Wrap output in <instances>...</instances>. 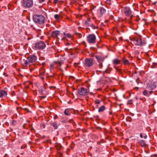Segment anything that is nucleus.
<instances>
[{
	"label": "nucleus",
	"mask_w": 157,
	"mask_h": 157,
	"mask_svg": "<svg viewBox=\"0 0 157 157\" xmlns=\"http://www.w3.org/2000/svg\"><path fill=\"white\" fill-rule=\"evenodd\" d=\"M62 61L64 60V59L63 57H62Z\"/></svg>",
	"instance_id": "obj_33"
},
{
	"label": "nucleus",
	"mask_w": 157,
	"mask_h": 157,
	"mask_svg": "<svg viewBox=\"0 0 157 157\" xmlns=\"http://www.w3.org/2000/svg\"><path fill=\"white\" fill-rule=\"evenodd\" d=\"M46 46V45L44 42L42 41H40L35 43V47L38 49L42 50Z\"/></svg>",
	"instance_id": "obj_6"
},
{
	"label": "nucleus",
	"mask_w": 157,
	"mask_h": 157,
	"mask_svg": "<svg viewBox=\"0 0 157 157\" xmlns=\"http://www.w3.org/2000/svg\"><path fill=\"white\" fill-rule=\"evenodd\" d=\"M43 128H44V127H45V125H43Z\"/></svg>",
	"instance_id": "obj_32"
},
{
	"label": "nucleus",
	"mask_w": 157,
	"mask_h": 157,
	"mask_svg": "<svg viewBox=\"0 0 157 157\" xmlns=\"http://www.w3.org/2000/svg\"><path fill=\"white\" fill-rule=\"evenodd\" d=\"M95 102L96 104L98 105L100 103L101 101L98 99H96L95 100Z\"/></svg>",
	"instance_id": "obj_24"
},
{
	"label": "nucleus",
	"mask_w": 157,
	"mask_h": 157,
	"mask_svg": "<svg viewBox=\"0 0 157 157\" xmlns=\"http://www.w3.org/2000/svg\"><path fill=\"white\" fill-rule=\"evenodd\" d=\"M85 25L86 26H92V24L90 19H88L85 22Z\"/></svg>",
	"instance_id": "obj_14"
},
{
	"label": "nucleus",
	"mask_w": 157,
	"mask_h": 157,
	"mask_svg": "<svg viewBox=\"0 0 157 157\" xmlns=\"http://www.w3.org/2000/svg\"><path fill=\"white\" fill-rule=\"evenodd\" d=\"M44 17L42 15H35L33 17L34 21L39 24H43L44 22Z\"/></svg>",
	"instance_id": "obj_2"
},
{
	"label": "nucleus",
	"mask_w": 157,
	"mask_h": 157,
	"mask_svg": "<svg viewBox=\"0 0 157 157\" xmlns=\"http://www.w3.org/2000/svg\"><path fill=\"white\" fill-rule=\"evenodd\" d=\"M100 11L101 14L102 15L105 12V10L103 8H101L100 9Z\"/></svg>",
	"instance_id": "obj_20"
},
{
	"label": "nucleus",
	"mask_w": 157,
	"mask_h": 157,
	"mask_svg": "<svg viewBox=\"0 0 157 157\" xmlns=\"http://www.w3.org/2000/svg\"><path fill=\"white\" fill-rule=\"evenodd\" d=\"M7 95L6 92L4 90H0V97L3 98L5 97Z\"/></svg>",
	"instance_id": "obj_13"
},
{
	"label": "nucleus",
	"mask_w": 157,
	"mask_h": 157,
	"mask_svg": "<svg viewBox=\"0 0 157 157\" xmlns=\"http://www.w3.org/2000/svg\"><path fill=\"white\" fill-rule=\"evenodd\" d=\"M140 136L141 138H143V136L141 133L140 134Z\"/></svg>",
	"instance_id": "obj_30"
},
{
	"label": "nucleus",
	"mask_w": 157,
	"mask_h": 157,
	"mask_svg": "<svg viewBox=\"0 0 157 157\" xmlns=\"http://www.w3.org/2000/svg\"><path fill=\"white\" fill-rule=\"evenodd\" d=\"M94 64L93 59L92 58H86L84 61L85 66L87 67H90Z\"/></svg>",
	"instance_id": "obj_7"
},
{
	"label": "nucleus",
	"mask_w": 157,
	"mask_h": 157,
	"mask_svg": "<svg viewBox=\"0 0 157 157\" xmlns=\"http://www.w3.org/2000/svg\"><path fill=\"white\" fill-rule=\"evenodd\" d=\"M105 72H106L107 73V70H105Z\"/></svg>",
	"instance_id": "obj_34"
},
{
	"label": "nucleus",
	"mask_w": 157,
	"mask_h": 157,
	"mask_svg": "<svg viewBox=\"0 0 157 157\" xmlns=\"http://www.w3.org/2000/svg\"><path fill=\"white\" fill-rule=\"evenodd\" d=\"M63 34L65 36H67L68 38H70L71 36V34L69 33H67L66 35L64 33H63Z\"/></svg>",
	"instance_id": "obj_23"
},
{
	"label": "nucleus",
	"mask_w": 157,
	"mask_h": 157,
	"mask_svg": "<svg viewBox=\"0 0 157 157\" xmlns=\"http://www.w3.org/2000/svg\"><path fill=\"white\" fill-rule=\"evenodd\" d=\"M147 87L148 90H152L156 88V85L154 82H149L147 84Z\"/></svg>",
	"instance_id": "obj_9"
},
{
	"label": "nucleus",
	"mask_w": 157,
	"mask_h": 157,
	"mask_svg": "<svg viewBox=\"0 0 157 157\" xmlns=\"http://www.w3.org/2000/svg\"><path fill=\"white\" fill-rule=\"evenodd\" d=\"M78 94L81 95H86L88 93L87 90L83 87H82L78 90Z\"/></svg>",
	"instance_id": "obj_8"
},
{
	"label": "nucleus",
	"mask_w": 157,
	"mask_h": 157,
	"mask_svg": "<svg viewBox=\"0 0 157 157\" xmlns=\"http://www.w3.org/2000/svg\"><path fill=\"white\" fill-rule=\"evenodd\" d=\"M124 12L125 15L127 16H130L132 13V11L130 8L127 7H124Z\"/></svg>",
	"instance_id": "obj_10"
},
{
	"label": "nucleus",
	"mask_w": 157,
	"mask_h": 157,
	"mask_svg": "<svg viewBox=\"0 0 157 157\" xmlns=\"http://www.w3.org/2000/svg\"><path fill=\"white\" fill-rule=\"evenodd\" d=\"M87 40L89 43L94 44L96 42V37L94 34H90L87 36Z\"/></svg>",
	"instance_id": "obj_5"
},
{
	"label": "nucleus",
	"mask_w": 157,
	"mask_h": 157,
	"mask_svg": "<svg viewBox=\"0 0 157 157\" xmlns=\"http://www.w3.org/2000/svg\"><path fill=\"white\" fill-rule=\"evenodd\" d=\"M105 109V107L104 106H102L99 108L98 111L100 112H102Z\"/></svg>",
	"instance_id": "obj_18"
},
{
	"label": "nucleus",
	"mask_w": 157,
	"mask_h": 157,
	"mask_svg": "<svg viewBox=\"0 0 157 157\" xmlns=\"http://www.w3.org/2000/svg\"><path fill=\"white\" fill-rule=\"evenodd\" d=\"M147 136L146 135H145V136H144V138L145 139H146L147 138Z\"/></svg>",
	"instance_id": "obj_31"
},
{
	"label": "nucleus",
	"mask_w": 157,
	"mask_h": 157,
	"mask_svg": "<svg viewBox=\"0 0 157 157\" xmlns=\"http://www.w3.org/2000/svg\"><path fill=\"white\" fill-rule=\"evenodd\" d=\"M113 62L114 64H118L119 63V61L117 59H114L113 61Z\"/></svg>",
	"instance_id": "obj_21"
},
{
	"label": "nucleus",
	"mask_w": 157,
	"mask_h": 157,
	"mask_svg": "<svg viewBox=\"0 0 157 157\" xmlns=\"http://www.w3.org/2000/svg\"><path fill=\"white\" fill-rule=\"evenodd\" d=\"M153 92V91L152 90H150L148 91L147 90H144L143 92V94L144 96L148 97L149 96V94H151Z\"/></svg>",
	"instance_id": "obj_12"
},
{
	"label": "nucleus",
	"mask_w": 157,
	"mask_h": 157,
	"mask_svg": "<svg viewBox=\"0 0 157 157\" xmlns=\"http://www.w3.org/2000/svg\"><path fill=\"white\" fill-rule=\"evenodd\" d=\"M37 60V57L34 55L29 56L27 59H24V64L26 65H29L30 64L35 63Z\"/></svg>",
	"instance_id": "obj_1"
},
{
	"label": "nucleus",
	"mask_w": 157,
	"mask_h": 157,
	"mask_svg": "<svg viewBox=\"0 0 157 157\" xmlns=\"http://www.w3.org/2000/svg\"><path fill=\"white\" fill-rule=\"evenodd\" d=\"M58 2V0H54V2L55 3H56Z\"/></svg>",
	"instance_id": "obj_29"
},
{
	"label": "nucleus",
	"mask_w": 157,
	"mask_h": 157,
	"mask_svg": "<svg viewBox=\"0 0 157 157\" xmlns=\"http://www.w3.org/2000/svg\"><path fill=\"white\" fill-rule=\"evenodd\" d=\"M123 63L125 64H127L129 63V61L128 60L124 59L123 61Z\"/></svg>",
	"instance_id": "obj_22"
},
{
	"label": "nucleus",
	"mask_w": 157,
	"mask_h": 157,
	"mask_svg": "<svg viewBox=\"0 0 157 157\" xmlns=\"http://www.w3.org/2000/svg\"><path fill=\"white\" fill-rule=\"evenodd\" d=\"M59 15L58 14H55L54 15V17L55 18L57 19L59 17Z\"/></svg>",
	"instance_id": "obj_26"
},
{
	"label": "nucleus",
	"mask_w": 157,
	"mask_h": 157,
	"mask_svg": "<svg viewBox=\"0 0 157 157\" xmlns=\"http://www.w3.org/2000/svg\"><path fill=\"white\" fill-rule=\"evenodd\" d=\"M22 5L26 8H29L33 6V0H22Z\"/></svg>",
	"instance_id": "obj_4"
},
{
	"label": "nucleus",
	"mask_w": 157,
	"mask_h": 157,
	"mask_svg": "<svg viewBox=\"0 0 157 157\" xmlns=\"http://www.w3.org/2000/svg\"><path fill=\"white\" fill-rule=\"evenodd\" d=\"M44 0H39V2L40 3H42L44 2Z\"/></svg>",
	"instance_id": "obj_27"
},
{
	"label": "nucleus",
	"mask_w": 157,
	"mask_h": 157,
	"mask_svg": "<svg viewBox=\"0 0 157 157\" xmlns=\"http://www.w3.org/2000/svg\"><path fill=\"white\" fill-rule=\"evenodd\" d=\"M99 67H100V68H102V63H100L99 64Z\"/></svg>",
	"instance_id": "obj_28"
},
{
	"label": "nucleus",
	"mask_w": 157,
	"mask_h": 157,
	"mask_svg": "<svg viewBox=\"0 0 157 157\" xmlns=\"http://www.w3.org/2000/svg\"><path fill=\"white\" fill-rule=\"evenodd\" d=\"M133 43L136 45L143 46L146 44V41L144 38H139L134 40Z\"/></svg>",
	"instance_id": "obj_3"
},
{
	"label": "nucleus",
	"mask_w": 157,
	"mask_h": 157,
	"mask_svg": "<svg viewBox=\"0 0 157 157\" xmlns=\"http://www.w3.org/2000/svg\"><path fill=\"white\" fill-rule=\"evenodd\" d=\"M64 113L65 115L68 116L70 115L71 114L70 110L68 109H66L64 111Z\"/></svg>",
	"instance_id": "obj_16"
},
{
	"label": "nucleus",
	"mask_w": 157,
	"mask_h": 157,
	"mask_svg": "<svg viewBox=\"0 0 157 157\" xmlns=\"http://www.w3.org/2000/svg\"><path fill=\"white\" fill-rule=\"evenodd\" d=\"M52 126L55 129H56L58 127V124L56 122H54L52 124Z\"/></svg>",
	"instance_id": "obj_17"
},
{
	"label": "nucleus",
	"mask_w": 157,
	"mask_h": 157,
	"mask_svg": "<svg viewBox=\"0 0 157 157\" xmlns=\"http://www.w3.org/2000/svg\"><path fill=\"white\" fill-rule=\"evenodd\" d=\"M96 58L99 63L103 61L104 60V58L100 56H96Z\"/></svg>",
	"instance_id": "obj_15"
},
{
	"label": "nucleus",
	"mask_w": 157,
	"mask_h": 157,
	"mask_svg": "<svg viewBox=\"0 0 157 157\" xmlns=\"http://www.w3.org/2000/svg\"><path fill=\"white\" fill-rule=\"evenodd\" d=\"M40 93H41H41H42V91H40Z\"/></svg>",
	"instance_id": "obj_35"
},
{
	"label": "nucleus",
	"mask_w": 157,
	"mask_h": 157,
	"mask_svg": "<svg viewBox=\"0 0 157 157\" xmlns=\"http://www.w3.org/2000/svg\"><path fill=\"white\" fill-rule=\"evenodd\" d=\"M63 63V62H60V61H59L57 63V64L59 66H60Z\"/></svg>",
	"instance_id": "obj_25"
},
{
	"label": "nucleus",
	"mask_w": 157,
	"mask_h": 157,
	"mask_svg": "<svg viewBox=\"0 0 157 157\" xmlns=\"http://www.w3.org/2000/svg\"><path fill=\"white\" fill-rule=\"evenodd\" d=\"M60 31L58 30L53 31L52 33V36L54 38H58L59 36L60 35Z\"/></svg>",
	"instance_id": "obj_11"
},
{
	"label": "nucleus",
	"mask_w": 157,
	"mask_h": 157,
	"mask_svg": "<svg viewBox=\"0 0 157 157\" xmlns=\"http://www.w3.org/2000/svg\"><path fill=\"white\" fill-rule=\"evenodd\" d=\"M139 143L142 146H144L145 145L144 141L143 140H140L139 141Z\"/></svg>",
	"instance_id": "obj_19"
}]
</instances>
